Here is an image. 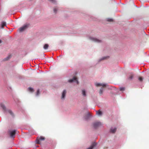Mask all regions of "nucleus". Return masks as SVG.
<instances>
[{"mask_svg": "<svg viewBox=\"0 0 149 149\" xmlns=\"http://www.w3.org/2000/svg\"><path fill=\"white\" fill-rule=\"evenodd\" d=\"M39 94V89H38L37 91V93H36V95H38Z\"/></svg>", "mask_w": 149, "mask_h": 149, "instance_id": "nucleus-26", "label": "nucleus"}, {"mask_svg": "<svg viewBox=\"0 0 149 149\" xmlns=\"http://www.w3.org/2000/svg\"><path fill=\"white\" fill-rule=\"evenodd\" d=\"M66 93V91L65 90H64L62 93V95L61 99L62 100H64L65 98V97Z\"/></svg>", "mask_w": 149, "mask_h": 149, "instance_id": "nucleus-6", "label": "nucleus"}, {"mask_svg": "<svg viewBox=\"0 0 149 149\" xmlns=\"http://www.w3.org/2000/svg\"><path fill=\"white\" fill-rule=\"evenodd\" d=\"M57 10V8L56 7L54 8V13H56Z\"/></svg>", "mask_w": 149, "mask_h": 149, "instance_id": "nucleus-23", "label": "nucleus"}, {"mask_svg": "<svg viewBox=\"0 0 149 149\" xmlns=\"http://www.w3.org/2000/svg\"><path fill=\"white\" fill-rule=\"evenodd\" d=\"M96 113L99 116H101L102 114V112L99 110L96 111Z\"/></svg>", "mask_w": 149, "mask_h": 149, "instance_id": "nucleus-15", "label": "nucleus"}, {"mask_svg": "<svg viewBox=\"0 0 149 149\" xmlns=\"http://www.w3.org/2000/svg\"><path fill=\"white\" fill-rule=\"evenodd\" d=\"M68 81L70 83H71L72 82L76 81L77 84H79V82L77 81V78L75 77H73V78L72 79H69Z\"/></svg>", "mask_w": 149, "mask_h": 149, "instance_id": "nucleus-8", "label": "nucleus"}, {"mask_svg": "<svg viewBox=\"0 0 149 149\" xmlns=\"http://www.w3.org/2000/svg\"><path fill=\"white\" fill-rule=\"evenodd\" d=\"M109 58V56H104V57H102V58H100L98 62H100V61H102V60H104L106 59L107 58Z\"/></svg>", "mask_w": 149, "mask_h": 149, "instance_id": "nucleus-12", "label": "nucleus"}, {"mask_svg": "<svg viewBox=\"0 0 149 149\" xmlns=\"http://www.w3.org/2000/svg\"><path fill=\"white\" fill-rule=\"evenodd\" d=\"M36 141V143H38V144L40 143V142L39 140L37 139Z\"/></svg>", "mask_w": 149, "mask_h": 149, "instance_id": "nucleus-25", "label": "nucleus"}, {"mask_svg": "<svg viewBox=\"0 0 149 149\" xmlns=\"http://www.w3.org/2000/svg\"><path fill=\"white\" fill-rule=\"evenodd\" d=\"M96 145V143L95 142L93 143L90 147L86 149H93V148Z\"/></svg>", "mask_w": 149, "mask_h": 149, "instance_id": "nucleus-11", "label": "nucleus"}, {"mask_svg": "<svg viewBox=\"0 0 149 149\" xmlns=\"http://www.w3.org/2000/svg\"><path fill=\"white\" fill-rule=\"evenodd\" d=\"M107 21L108 22H111L113 21V19H111L108 18L107 19Z\"/></svg>", "mask_w": 149, "mask_h": 149, "instance_id": "nucleus-24", "label": "nucleus"}, {"mask_svg": "<svg viewBox=\"0 0 149 149\" xmlns=\"http://www.w3.org/2000/svg\"><path fill=\"white\" fill-rule=\"evenodd\" d=\"M6 23L4 22H2L1 25V29H3V27L6 26Z\"/></svg>", "mask_w": 149, "mask_h": 149, "instance_id": "nucleus-14", "label": "nucleus"}, {"mask_svg": "<svg viewBox=\"0 0 149 149\" xmlns=\"http://www.w3.org/2000/svg\"><path fill=\"white\" fill-rule=\"evenodd\" d=\"M89 40L91 41L97 43H100L102 41L101 40L97 39V38L93 37H90L89 38Z\"/></svg>", "mask_w": 149, "mask_h": 149, "instance_id": "nucleus-3", "label": "nucleus"}, {"mask_svg": "<svg viewBox=\"0 0 149 149\" xmlns=\"http://www.w3.org/2000/svg\"><path fill=\"white\" fill-rule=\"evenodd\" d=\"M49 45L47 44H45L44 45L43 48L45 49H48Z\"/></svg>", "mask_w": 149, "mask_h": 149, "instance_id": "nucleus-16", "label": "nucleus"}, {"mask_svg": "<svg viewBox=\"0 0 149 149\" xmlns=\"http://www.w3.org/2000/svg\"><path fill=\"white\" fill-rule=\"evenodd\" d=\"M2 42V41L0 39V43H1Z\"/></svg>", "mask_w": 149, "mask_h": 149, "instance_id": "nucleus-27", "label": "nucleus"}, {"mask_svg": "<svg viewBox=\"0 0 149 149\" xmlns=\"http://www.w3.org/2000/svg\"><path fill=\"white\" fill-rule=\"evenodd\" d=\"M28 90L31 92H32L33 91V88H28Z\"/></svg>", "mask_w": 149, "mask_h": 149, "instance_id": "nucleus-18", "label": "nucleus"}, {"mask_svg": "<svg viewBox=\"0 0 149 149\" xmlns=\"http://www.w3.org/2000/svg\"><path fill=\"white\" fill-rule=\"evenodd\" d=\"M143 78L142 77H140L138 79L141 82L143 80Z\"/></svg>", "mask_w": 149, "mask_h": 149, "instance_id": "nucleus-19", "label": "nucleus"}, {"mask_svg": "<svg viewBox=\"0 0 149 149\" xmlns=\"http://www.w3.org/2000/svg\"><path fill=\"white\" fill-rule=\"evenodd\" d=\"M11 57V55H8L7 57L5 58L4 59V60L5 61H7Z\"/></svg>", "mask_w": 149, "mask_h": 149, "instance_id": "nucleus-17", "label": "nucleus"}, {"mask_svg": "<svg viewBox=\"0 0 149 149\" xmlns=\"http://www.w3.org/2000/svg\"><path fill=\"white\" fill-rule=\"evenodd\" d=\"M81 94L84 97L86 96V91L84 89H81Z\"/></svg>", "mask_w": 149, "mask_h": 149, "instance_id": "nucleus-9", "label": "nucleus"}, {"mask_svg": "<svg viewBox=\"0 0 149 149\" xmlns=\"http://www.w3.org/2000/svg\"><path fill=\"white\" fill-rule=\"evenodd\" d=\"M125 88L124 87H121L120 88V90L121 91H123L125 90Z\"/></svg>", "mask_w": 149, "mask_h": 149, "instance_id": "nucleus-22", "label": "nucleus"}, {"mask_svg": "<svg viewBox=\"0 0 149 149\" xmlns=\"http://www.w3.org/2000/svg\"><path fill=\"white\" fill-rule=\"evenodd\" d=\"M8 132L11 138H14L15 137V134L16 133V130H9Z\"/></svg>", "mask_w": 149, "mask_h": 149, "instance_id": "nucleus-4", "label": "nucleus"}, {"mask_svg": "<svg viewBox=\"0 0 149 149\" xmlns=\"http://www.w3.org/2000/svg\"><path fill=\"white\" fill-rule=\"evenodd\" d=\"M134 77V75L132 74H130L129 77L128 78V79L130 80H132Z\"/></svg>", "mask_w": 149, "mask_h": 149, "instance_id": "nucleus-13", "label": "nucleus"}, {"mask_svg": "<svg viewBox=\"0 0 149 149\" xmlns=\"http://www.w3.org/2000/svg\"><path fill=\"white\" fill-rule=\"evenodd\" d=\"M0 106L3 109L4 113L6 114L7 113H8L12 117L14 116V114L12 111L10 109H7L5 106L3 104V103L0 104Z\"/></svg>", "mask_w": 149, "mask_h": 149, "instance_id": "nucleus-1", "label": "nucleus"}, {"mask_svg": "<svg viewBox=\"0 0 149 149\" xmlns=\"http://www.w3.org/2000/svg\"><path fill=\"white\" fill-rule=\"evenodd\" d=\"M52 3H56V1L55 0H49Z\"/></svg>", "mask_w": 149, "mask_h": 149, "instance_id": "nucleus-21", "label": "nucleus"}, {"mask_svg": "<svg viewBox=\"0 0 149 149\" xmlns=\"http://www.w3.org/2000/svg\"><path fill=\"white\" fill-rule=\"evenodd\" d=\"M29 25L28 24L24 25L23 26L19 28V31L21 32H23L28 28Z\"/></svg>", "mask_w": 149, "mask_h": 149, "instance_id": "nucleus-5", "label": "nucleus"}, {"mask_svg": "<svg viewBox=\"0 0 149 149\" xmlns=\"http://www.w3.org/2000/svg\"><path fill=\"white\" fill-rule=\"evenodd\" d=\"M101 125V123L100 122H97L94 123H93V126L94 128H97L98 127L100 126Z\"/></svg>", "mask_w": 149, "mask_h": 149, "instance_id": "nucleus-7", "label": "nucleus"}, {"mask_svg": "<svg viewBox=\"0 0 149 149\" xmlns=\"http://www.w3.org/2000/svg\"><path fill=\"white\" fill-rule=\"evenodd\" d=\"M95 85L97 86H102V88H100L99 91V93L100 95H102L103 93V91L104 90V89L103 88H104L108 86L107 84L105 83H95Z\"/></svg>", "mask_w": 149, "mask_h": 149, "instance_id": "nucleus-2", "label": "nucleus"}, {"mask_svg": "<svg viewBox=\"0 0 149 149\" xmlns=\"http://www.w3.org/2000/svg\"><path fill=\"white\" fill-rule=\"evenodd\" d=\"M45 139V138L43 136H40L39 138V140H44Z\"/></svg>", "mask_w": 149, "mask_h": 149, "instance_id": "nucleus-20", "label": "nucleus"}, {"mask_svg": "<svg viewBox=\"0 0 149 149\" xmlns=\"http://www.w3.org/2000/svg\"><path fill=\"white\" fill-rule=\"evenodd\" d=\"M116 130V127H111L110 129L111 132L114 133L115 132Z\"/></svg>", "mask_w": 149, "mask_h": 149, "instance_id": "nucleus-10", "label": "nucleus"}]
</instances>
